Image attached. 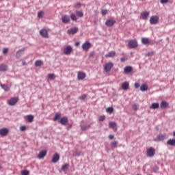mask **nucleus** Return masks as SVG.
<instances>
[{
  "label": "nucleus",
  "mask_w": 175,
  "mask_h": 175,
  "mask_svg": "<svg viewBox=\"0 0 175 175\" xmlns=\"http://www.w3.org/2000/svg\"><path fill=\"white\" fill-rule=\"evenodd\" d=\"M61 113H55L53 121H58L59 124H61V125L66 126V124L69 122V119H68V117L64 116L61 118Z\"/></svg>",
  "instance_id": "f257e3e1"
},
{
  "label": "nucleus",
  "mask_w": 175,
  "mask_h": 175,
  "mask_svg": "<svg viewBox=\"0 0 175 175\" xmlns=\"http://www.w3.org/2000/svg\"><path fill=\"white\" fill-rule=\"evenodd\" d=\"M167 139V135L166 133H160L155 138H154V142H163V140H166Z\"/></svg>",
  "instance_id": "f03ea898"
},
{
  "label": "nucleus",
  "mask_w": 175,
  "mask_h": 175,
  "mask_svg": "<svg viewBox=\"0 0 175 175\" xmlns=\"http://www.w3.org/2000/svg\"><path fill=\"white\" fill-rule=\"evenodd\" d=\"M159 21V16L157 15L152 16L150 18V23L152 25H155V24H158Z\"/></svg>",
  "instance_id": "7ed1b4c3"
},
{
  "label": "nucleus",
  "mask_w": 175,
  "mask_h": 175,
  "mask_svg": "<svg viewBox=\"0 0 175 175\" xmlns=\"http://www.w3.org/2000/svg\"><path fill=\"white\" fill-rule=\"evenodd\" d=\"M113 66H114V64H113L111 62H109L105 64L104 70L106 72V73H108L109 70H111V68H113Z\"/></svg>",
  "instance_id": "20e7f679"
},
{
  "label": "nucleus",
  "mask_w": 175,
  "mask_h": 175,
  "mask_svg": "<svg viewBox=\"0 0 175 175\" xmlns=\"http://www.w3.org/2000/svg\"><path fill=\"white\" fill-rule=\"evenodd\" d=\"M129 48V49H136L137 47V40H131L129 42L128 44Z\"/></svg>",
  "instance_id": "39448f33"
},
{
  "label": "nucleus",
  "mask_w": 175,
  "mask_h": 175,
  "mask_svg": "<svg viewBox=\"0 0 175 175\" xmlns=\"http://www.w3.org/2000/svg\"><path fill=\"white\" fill-rule=\"evenodd\" d=\"M146 154L148 157H150V158L154 157L155 155V148L150 147L149 148L147 151Z\"/></svg>",
  "instance_id": "423d86ee"
},
{
  "label": "nucleus",
  "mask_w": 175,
  "mask_h": 175,
  "mask_svg": "<svg viewBox=\"0 0 175 175\" xmlns=\"http://www.w3.org/2000/svg\"><path fill=\"white\" fill-rule=\"evenodd\" d=\"M91 42H90L89 41H85L83 44H82V49L83 50L85 51H88V50H90V49H91Z\"/></svg>",
  "instance_id": "0eeeda50"
},
{
  "label": "nucleus",
  "mask_w": 175,
  "mask_h": 175,
  "mask_svg": "<svg viewBox=\"0 0 175 175\" xmlns=\"http://www.w3.org/2000/svg\"><path fill=\"white\" fill-rule=\"evenodd\" d=\"M25 53V48H22L21 49H19L16 53V59H20L21 58V56Z\"/></svg>",
  "instance_id": "6e6552de"
},
{
  "label": "nucleus",
  "mask_w": 175,
  "mask_h": 175,
  "mask_svg": "<svg viewBox=\"0 0 175 175\" xmlns=\"http://www.w3.org/2000/svg\"><path fill=\"white\" fill-rule=\"evenodd\" d=\"M8 135H9V129L2 128L0 129V135L2 137H4V136H8Z\"/></svg>",
  "instance_id": "1a4fd4ad"
},
{
  "label": "nucleus",
  "mask_w": 175,
  "mask_h": 175,
  "mask_svg": "<svg viewBox=\"0 0 175 175\" xmlns=\"http://www.w3.org/2000/svg\"><path fill=\"white\" fill-rule=\"evenodd\" d=\"M18 102V98L12 97L9 100L8 105H10V106H14V105H16V103H17Z\"/></svg>",
  "instance_id": "9d476101"
},
{
  "label": "nucleus",
  "mask_w": 175,
  "mask_h": 175,
  "mask_svg": "<svg viewBox=\"0 0 175 175\" xmlns=\"http://www.w3.org/2000/svg\"><path fill=\"white\" fill-rule=\"evenodd\" d=\"M67 32L69 35H75V33H77V32H79V27H71L67 31Z\"/></svg>",
  "instance_id": "9b49d317"
},
{
  "label": "nucleus",
  "mask_w": 175,
  "mask_h": 175,
  "mask_svg": "<svg viewBox=\"0 0 175 175\" xmlns=\"http://www.w3.org/2000/svg\"><path fill=\"white\" fill-rule=\"evenodd\" d=\"M73 51V48L71 46H66L64 49V53L66 55H69Z\"/></svg>",
  "instance_id": "f8f14e48"
},
{
  "label": "nucleus",
  "mask_w": 175,
  "mask_h": 175,
  "mask_svg": "<svg viewBox=\"0 0 175 175\" xmlns=\"http://www.w3.org/2000/svg\"><path fill=\"white\" fill-rule=\"evenodd\" d=\"M58 161H59V154L56 152L53 155L51 162L52 163H57Z\"/></svg>",
  "instance_id": "ddd939ff"
},
{
  "label": "nucleus",
  "mask_w": 175,
  "mask_h": 175,
  "mask_svg": "<svg viewBox=\"0 0 175 175\" xmlns=\"http://www.w3.org/2000/svg\"><path fill=\"white\" fill-rule=\"evenodd\" d=\"M116 24V20L114 19H107L105 21L106 27H113Z\"/></svg>",
  "instance_id": "4468645a"
},
{
  "label": "nucleus",
  "mask_w": 175,
  "mask_h": 175,
  "mask_svg": "<svg viewBox=\"0 0 175 175\" xmlns=\"http://www.w3.org/2000/svg\"><path fill=\"white\" fill-rule=\"evenodd\" d=\"M133 71V68L131 66H126L124 68V73L125 75H129V73H131V72Z\"/></svg>",
  "instance_id": "2eb2a0df"
},
{
  "label": "nucleus",
  "mask_w": 175,
  "mask_h": 175,
  "mask_svg": "<svg viewBox=\"0 0 175 175\" xmlns=\"http://www.w3.org/2000/svg\"><path fill=\"white\" fill-rule=\"evenodd\" d=\"M62 21L64 24H68V23H70V17L68 15L62 16Z\"/></svg>",
  "instance_id": "dca6fc26"
},
{
  "label": "nucleus",
  "mask_w": 175,
  "mask_h": 175,
  "mask_svg": "<svg viewBox=\"0 0 175 175\" xmlns=\"http://www.w3.org/2000/svg\"><path fill=\"white\" fill-rule=\"evenodd\" d=\"M46 155H47V150H41V151L39 152V154H38V158L39 159H43V158L45 157Z\"/></svg>",
  "instance_id": "f3484780"
},
{
  "label": "nucleus",
  "mask_w": 175,
  "mask_h": 175,
  "mask_svg": "<svg viewBox=\"0 0 175 175\" xmlns=\"http://www.w3.org/2000/svg\"><path fill=\"white\" fill-rule=\"evenodd\" d=\"M86 77L85 72L79 71L77 73V79L78 80H84L85 77Z\"/></svg>",
  "instance_id": "a211bd4d"
},
{
  "label": "nucleus",
  "mask_w": 175,
  "mask_h": 175,
  "mask_svg": "<svg viewBox=\"0 0 175 175\" xmlns=\"http://www.w3.org/2000/svg\"><path fill=\"white\" fill-rule=\"evenodd\" d=\"M40 35L42 36V38H49V32L46 29H42L40 31Z\"/></svg>",
  "instance_id": "6ab92c4d"
},
{
  "label": "nucleus",
  "mask_w": 175,
  "mask_h": 175,
  "mask_svg": "<svg viewBox=\"0 0 175 175\" xmlns=\"http://www.w3.org/2000/svg\"><path fill=\"white\" fill-rule=\"evenodd\" d=\"M149 16H150V12L147 11H145L141 13V18H142V20H147Z\"/></svg>",
  "instance_id": "aec40b11"
},
{
  "label": "nucleus",
  "mask_w": 175,
  "mask_h": 175,
  "mask_svg": "<svg viewBox=\"0 0 175 175\" xmlns=\"http://www.w3.org/2000/svg\"><path fill=\"white\" fill-rule=\"evenodd\" d=\"M160 107L161 109H167V107H169V103L165 100H162L160 103Z\"/></svg>",
  "instance_id": "412c9836"
},
{
  "label": "nucleus",
  "mask_w": 175,
  "mask_h": 175,
  "mask_svg": "<svg viewBox=\"0 0 175 175\" xmlns=\"http://www.w3.org/2000/svg\"><path fill=\"white\" fill-rule=\"evenodd\" d=\"M116 51H111L105 55V57L106 58H113V57H116Z\"/></svg>",
  "instance_id": "4be33fe9"
},
{
  "label": "nucleus",
  "mask_w": 175,
  "mask_h": 175,
  "mask_svg": "<svg viewBox=\"0 0 175 175\" xmlns=\"http://www.w3.org/2000/svg\"><path fill=\"white\" fill-rule=\"evenodd\" d=\"M167 146H170V147H174V146H175V138L168 139L167 141Z\"/></svg>",
  "instance_id": "5701e85b"
},
{
  "label": "nucleus",
  "mask_w": 175,
  "mask_h": 175,
  "mask_svg": "<svg viewBox=\"0 0 175 175\" xmlns=\"http://www.w3.org/2000/svg\"><path fill=\"white\" fill-rule=\"evenodd\" d=\"M122 89L124 90V91H126V90L129 89V82H124L122 83Z\"/></svg>",
  "instance_id": "b1692460"
},
{
  "label": "nucleus",
  "mask_w": 175,
  "mask_h": 175,
  "mask_svg": "<svg viewBox=\"0 0 175 175\" xmlns=\"http://www.w3.org/2000/svg\"><path fill=\"white\" fill-rule=\"evenodd\" d=\"M148 90V86L146 83H143L140 86V91L142 92H146Z\"/></svg>",
  "instance_id": "393cba45"
},
{
  "label": "nucleus",
  "mask_w": 175,
  "mask_h": 175,
  "mask_svg": "<svg viewBox=\"0 0 175 175\" xmlns=\"http://www.w3.org/2000/svg\"><path fill=\"white\" fill-rule=\"evenodd\" d=\"M0 87L5 92L10 91V88H9L8 84H2L1 83H0Z\"/></svg>",
  "instance_id": "a878e982"
},
{
  "label": "nucleus",
  "mask_w": 175,
  "mask_h": 175,
  "mask_svg": "<svg viewBox=\"0 0 175 175\" xmlns=\"http://www.w3.org/2000/svg\"><path fill=\"white\" fill-rule=\"evenodd\" d=\"M8 71V66L3 64H0V72Z\"/></svg>",
  "instance_id": "bb28decb"
},
{
  "label": "nucleus",
  "mask_w": 175,
  "mask_h": 175,
  "mask_svg": "<svg viewBox=\"0 0 175 175\" xmlns=\"http://www.w3.org/2000/svg\"><path fill=\"white\" fill-rule=\"evenodd\" d=\"M69 163H66L64 165H63L61 167V169L59 170V173H61V170H62L63 172H65V170H68V169H69Z\"/></svg>",
  "instance_id": "cd10ccee"
},
{
  "label": "nucleus",
  "mask_w": 175,
  "mask_h": 175,
  "mask_svg": "<svg viewBox=\"0 0 175 175\" xmlns=\"http://www.w3.org/2000/svg\"><path fill=\"white\" fill-rule=\"evenodd\" d=\"M150 109H152L153 110L159 109V103H152L151 106L150 107Z\"/></svg>",
  "instance_id": "c85d7f7f"
},
{
  "label": "nucleus",
  "mask_w": 175,
  "mask_h": 175,
  "mask_svg": "<svg viewBox=\"0 0 175 175\" xmlns=\"http://www.w3.org/2000/svg\"><path fill=\"white\" fill-rule=\"evenodd\" d=\"M33 115H27L26 116V121L27 122H33Z\"/></svg>",
  "instance_id": "c756f323"
},
{
  "label": "nucleus",
  "mask_w": 175,
  "mask_h": 175,
  "mask_svg": "<svg viewBox=\"0 0 175 175\" xmlns=\"http://www.w3.org/2000/svg\"><path fill=\"white\" fill-rule=\"evenodd\" d=\"M34 65L36 68H38V66H42V65H43V62L42 60H36Z\"/></svg>",
  "instance_id": "7c9ffc66"
},
{
  "label": "nucleus",
  "mask_w": 175,
  "mask_h": 175,
  "mask_svg": "<svg viewBox=\"0 0 175 175\" xmlns=\"http://www.w3.org/2000/svg\"><path fill=\"white\" fill-rule=\"evenodd\" d=\"M117 126V123L116 122H110L109 123V128H111L112 129H114Z\"/></svg>",
  "instance_id": "2f4dec72"
},
{
  "label": "nucleus",
  "mask_w": 175,
  "mask_h": 175,
  "mask_svg": "<svg viewBox=\"0 0 175 175\" xmlns=\"http://www.w3.org/2000/svg\"><path fill=\"white\" fill-rule=\"evenodd\" d=\"M90 128H91V125L88 124V125H82L81 126V131H88V129H90Z\"/></svg>",
  "instance_id": "473e14b6"
},
{
  "label": "nucleus",
  "mask_w": 175,
  "mask_h": 175,
  "mask_svg": "<svg viewBox=\"0 0 175 175\" xmlns=\"http://www.w3.org/2000/svg\"><path fill=\"white\" fill-rule=\"evenodd\" d=\"M118 145V142L117 141L111 142L110 144L111 148H117Z\"/></svg>",
  "instance_id": "72a5a7b5"
},
{
  "label": "nucleus",
  "mask_w": 175,
  "mask_h": 175,
  "mask_svg": "<svg viewBox=\"0 0 175 175\" xmlns=\"http://www.w3.org/2000/svg\"><path fill=\"white\" fill-rule=\"evenodd\" d=\"M70 17L72 21H77V16H76V14L71 13Z\"/></svg>",
  "instance_id": "f704fd0d"
},
{
  "label": "nucleus",
  "mask_w": 175,
  "mask_h": 175,
  "mask_svg": "<svg viewBox=\"0 0 175 175\" xmlns=\"http://www.w3.org/2000/svg\"><path fill=\"white\" fill-rule=\"evenodd\" d=\"M142 43L143 44H150V40H148V38H143L142 39Z\"/></svg>",
  "instance_id": "c9c22d12"
},
{
  "label": "nucleus",
  "mask_w": 175,
  "mask_h": 175,
  "mask_svg": "<svg viewBox=\"0 0 175 175\" xmlns=\"http://www.w3.org/2000/svg\"><path fill=\"white\" fill-rule=\"evenodd\" d=\"M107 113H109V114H111L113 111H114V108L113 107H109L106 109Z\"/></svg>",
  "instance_id": "e433bc0d"
},
{
  "label": "nucleus",
  "mask_w": 175,
  "mask_h": 175,
  "mask_svg": "<svg viewBox=\"0 0 175 175\" xmlns=\"http://www.w3.org/2000/svg\"><path fill=\"white\" fill-rule=\"evenodd\" d=\"M21 175H29V172L28 170H23L21 171Z\"/></svg>",
  "instance_id": "4c0bfd02"
},
{
  "label": "nucleus",
  "mask_w": 175,
  "mask_h": 175,
  "mask_svg": "<svg viewBox=\"0 0 175 175\" xmlns=\"http://www.w3.org/2000/svg\"><path fill=\"white\" fill-rule=\"evenodd\" d=\"M76 14H77V17H83V16H84V14L83 13V12H81V11H77L76 12Z\"/></svg>",
  "instance_id": "58836bf2"
},
{
  "label": "nucleus",
  "mask_w": 175,
  "mask_h": 175,
  "mask_svg": "<svg viewBox=\"0 0 175 175\" xmlns=\"http://www.w3.org/2000/svg\"><path fill=\"white\" fill-rule=\"evenodd\" d=\"M43 14H44V12L43 11L38 12V18H42L43 17Z\"/></svg>",
  "instance_id": "ea45409f"
},
{
  "label": "nucleus",
  "mask_w": 175,
  "mask_h": 175,
  "mask_svg": "<svg viewBox=\"0 0 175 175\" xmlns=\"http://www.w3.org/2000/svg\"><path fill=\"white\" fill-rule=\"evenodd\" d=\"M9 53V48H3L2 50V53L6 55Z\"/></svg>",
  "instance_id": "a19ab883"
},
{
  "label": "nucleus",
  "mask_w": 175,
  "mask_h": 175,
  "mask_svg": "<svg viewBox=\"0 0 175 175\" xmlns=\"http://www.w3.org/2000/svg\"><path fill=\"white\" fill-rule=\"evenodd\" d=\"M152 170L154 173H158V171L159 170V167H158V165H154L152 168Z\"/></svg>",
  "instance_id": "79ce46f5"
},
{
  "label": "nucleus",
  "mask_w": 175,
  "mask_h": 175,
  "mask_svg": "<svg viewBox=\"0 0 175 175\" xmlns=\"http://www.w3.org/2000/svg\"><path fill=\"white\" fill-rule=\"evenodd\" d=\"M105 120H106V116H105V115L98 117V121L100 122L105 121Z\"/></svg>",
  "instance_id": "37998d69"
},
{
  "label": "nucleus",
  "mask_w": 175,
  "mask_h": 175,
  "mask_svg": "<svg viewBox=\"0 0 175 175\" xmlns=\"http://www.w3.org/2000/svg\"><path fill=\"white\" fill-rule=\"evenodd\" d=\"M20 131L21 132H25V131H27V126H21L20 127Z\"/></svg>",
  "instance_id": "c03bdc74"
},
{
  "label": "nucleus",
  "mask_w": 175,
  "mask_h": 175,
  "mask_svg": "<svg viewBox=\"0 0 175 175\" xmlns=\"http://www.w3.org/2000/svg\"><path fill=\"white\" fill-rule=\"evenodd\" d=\"M66 129L69 131V129H71L72 126V123H69L68 122L66 124Z\"/></svg>",
  "instance_id": "a18cd8bd"
},
{
  "label": "nucleus",
  "mask_w": 175,
  "mask_h": 175,
  "mask_svg": "<svg viewBox=\"0 0 175 175\" xmlns=\"http://www.w3.org/2000/svg\"><path fill=\"white\" fill-rule=\"evenodd\" d=\"M85 98H87V94H83L82 96L79 97V99H80L81 100H84Z\"/></svg>",
  "instance_id": "49530a36"
},
{
  "label": "nucleus",
  "mask_w": 175,
  "mask_h": 175,
  "mask_svg": "<svg viewBox=\"0 0 175 175\" xmlns=\"http://www.w3.org/2000/svg\"><path fill=\"white\" fill-rule=\"evenodd\" d=\"M48 78L49 79V80H53L54 79V74H49Z\"/></svg>",
  "instance_id": "de8ad7c7"
},
{
  "label": "nucleus",
  "mask_w": 175,
  "mask_h": 175,
  "mask_svg": "<svg viewBox=\"0 0 175 175\" xmlns=\"http://www.w3.org/2000/svg\"><path fill=\"white\" fill-rule=\"evenodd\" d=\"M101 14H103V16H106V14H107V10H102Z\"/></svg>",
  "instance_id": "09e8293b"
},
{
  "label": "nucleus",
  "mask_w": 175,
  "mask_h": 175,
  "mask_svg": "<svg viewBox=\"0 0 175 175\" xmlns=\"http://www.w3.org/2000/svg\"><path fill=\"white\" fill-rule=\"evenodd\" d=\"M152 55H154V52H149L146 54V57H152Z\"/></svg>",
  "instance_id": "8fccbe9b"
},
{
  "label": "nucleus",
  "mask_w": 175,
  "mask_h": 175,
  "mask_svg": "<svg viewBox=\"0 0 175 175\" xmlns=\"http://www.w3.org/2000/svg\"><path fill=\"white\" fill-rule=\"evenodd\" d=\"M128 59V58L125 57H122L120 58V62H125V61H126Z\"/></svg>",
  "instance_id": "3c124183"
},
{
  "label": "nucleus",
  "mask_w": 175,
  "mask_h": 175,
  "mask_svg": "<svg viewBox=\"0 0 175 175\" xmlns=\"http://www.w3.org/2000/svg\"><path fill=\"white\" fill-rule=\"evenodd\" d=\"M134 87H135V88H136V89L139 88V87H140V83H135L134 84Z\"/></svg>",
  "instance_id": "603ef678"
},
{
  "label": "nucleus",
  "mask_w": 175,
  "mask_h": 175,
  "mask_svg": "<svg viewBox=\"0 0 175 175\" xmlns=\"http://www.w3.org/2000/svg\"><path fill=\"white\" fill-rule=\"evenodd\" d=\"M75 8H78V9H80V8H81V3H78L75 5Z\"/></svg>",
  "instance_id": "864d4df0"
},
{
  "label": "nucleus",
  "mask_w": 175,
  "mask_h": 175,
  "mask_svg": "<svg viewBox=\"0 0 175 175\" xmlns=\"http://www.w3.org/2000/svg\"><path fill=\"white\" fill-rule=\"evenodd\" d=\"M161 3H167L169 0H160Z\"/></svg>",
  "instance_id": "5fc2aeb1"
},
{
  "label": "nucleus",
  "mask_w": 175,
  "mask_h": 175,
  "mask_svg": "<svg viewBox=\"0 0 175 175\" xmlns=\"http://www.w3.org/2000/svg\"><path fill=\"white\" fill-rule=\"evenodd\" d=\"M94 55H95V52L92 51L90 53V57L92 58V57H94Z\"/></svg>",
  "instance_id": "6e6d98bb"
},
{
  "label": "nucleus",
  "mask_w": 175,
  "mask_h": 175,
  "mask_svg": "<svg viewBox=\"0 0 175 175\" xmlns=\"http://www.w3.org/2000/svg\"><path fill=\"white\" fill-rule=\"evenodd\" d=\"M133 110H135V111H136V110H137V105H136V104L133 105Z\"/></svg>",
  "instance_id": "4d7b16f0"
},
{
  "label": "nucleus",
  "mask_w": 175,
  "mask_h": 175,
  "mask_svg": "<svg viewBox=\"0 0 175 175\" xmlns=\"http://www.w3.org/2000/svg\"><path fill=\"white\" fill-rule=\"evenodd\" d=\"M108 137H109V140H113V139H114V135H109Z\"/></svg>",
  "instance_id": "13d9d810"
},
{
  "label": "nucleus",
  "mask_w": 175,
  "mask_h": 175,
  "mask_svg": "<svg viewBox=\"0 0 175 175\" xmlns=\"http://www.w3.org/2000/svg\"><path fill=\"white\" fill-rule=\"evenodd\" d=\"M22 65L24 66V65H27V62L25 61L23 62Z\"/></svg>",
  "instance_id": "bf43d9fd"
},
{
  "label": "nucleus",
  "mask_w": 175,
  "mask_h": 175,
  "mask_svg": "<svg viewBox=\"0 0 175 175\" xmlns=\"http://www.w3.org/2000/svg\"><path fill=\"white\" fill-rule=\"evenodd\" d=\"M79 44H80V42H75V46H79Z\"/></svg>",
  "instance_id": "052dcab7"
},
{
  "label": "nucleus",
  "mask_w": 175,
  "mask_h": 175,
  "mask_svg": "<svg viewBox=\"0 0 175 175\" xmlns=\"http://www.w3.org/2000/svg\"><path fill=\"white\" fill-rule=\"evenodd\" d=\"M173 136L175 137V131L173 132Z\"/></svg>",
  "instance_id": "680f3d73"
},
{
  "label": "nucleus",
  "mask_w": 175,
  "mask_h": 175,
  "mask_svg": "<svg viewBox=\"0 0 175 175\" xmlns=\"http://www.w3.org/2000/svg\"><path fill=\"white\" fill-rule=\"evenodd\" d=\"M2 169V166H1V165H0V170Z\"/></svg>",
  "instance_id": "e2e57ef3"
},
{
  "label": "nucleus",
  "mask_w": 175,
  "mask_h": 175,
  "mask_svg": "<svg viewBox=\"0 0 175 175\" xmlns=\"http://www.w3.org/2000/svg\"><path fill=\"white\" fill-rule=\"evenodd\" d=\"M78 157H80V154H77Z\"/></svg>",
  "instance_id": "0e129e2a"
}]
</instances>
